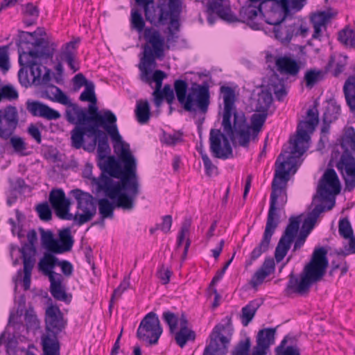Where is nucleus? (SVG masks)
Instances as JSON below:
<instances>
[{"instance_id": "f257e3e1", "label": "nucleus", "mask_w": 355, "mask_h": 355, "mask_svg": "<svg viewBox=\"0 0 355 355\" xmlns=\"http://www.w3.org/2000/svg\"><path fill=\"white\" fill-rule=\"evenodd\" d=\"M318 113L316 109L307 111V119L301 121L296 135L291 138L289 145L284 147L275 162V175L272 182L270 209L263 238L250 253L246 261V266L266 252L270 245L271 237L277 227V210L287 202L286 187L291 175H294L301 164L300 157L309 147L310 135L318 123Z\"/></svg>"}, {"instance_id": "f03ea898", "label": "nucleus", "mask_w": 355, "mask_h": 355, "mask_svg": "<svg viewBox=\"0 0 355 355\" xmlns=\"http://www.w3.org/2000/svg\"><path fill=\"white\" fill-rule=\"evenodd\" d=\"M114 149L124 164L123 169L112 157H109L101 166L103 173L98 178H92V184L98 192L111 200L123 210L134 209L135 200L139 193V182L137 175L136 160L132 155L129 144L119 139H112Z\"/></svg>"}, {"instance_id": "7ed1b4c3", "label": "nucleus", "mask_w": 355, "mask_h": 355, "mask_svg": "<svg viewBox=\"0 0 355 355\" xmlns=\"http://www.w3.org/2000/svg\"><path fill=\"white\" fill-rule=\"evenodd\" d=\"M144 38L146 42L144 45L143 57L139 65L140 77L143 82L149 85L153 82L155 83L153 96L155 105L159 107L164 99L162 86L166 74L161 70H156L151 74L152 69L156 67V59L162 60L165 56V51L175 45L178 36L172 33L165 41L159 31L153 28H146L144 31Z\"/></svg>"}, {"instance_id": "20e7f679", "label": "nucleus", "mask_w": 355, "mask_h": 355, "mask_svg": "<svg viewBox=\"0 0 355 355\" xmlns=\"http://www.w3.org/2000/svg\"><path fill=\"white\" fill-rule=\"evenodd\" d=\"M20 37L32 46L28 51L19 52L20 66L29 68L32 83H47L50 79V70L42 64L52 61L58 44L49 39L44 31L40 28L33 33L22 31Z\"/></svg>"}, {"instance_id": "39448f33", "label": "nucleus", "mask_w": 355, "mask_h": 355, "mask_svg": "<svg viewBox=\"0 0 355 355\" xmlns=\"http://www.w3.org/2000/svg\"><path fill=\"white\" fill-rule=\"evenodd\" d=\"M220 92L224 103L222 121L224 134L232 141L242 146H247L246 135L244 134V129L247 128V120L243 112L236 110L235 92L230 87L223 86L220 87Z\"/></svg>"}, {"instance_id": "423d86ee", "label": "nucleus", "mask_w": 355, "mask_h": 355, "mask_svg": "<svg viewBox=\"0 0 355 355\" xmlns=\"http://www.w3.org/2000/svg\"><path fill=\"white\" fill-rule=\"evenodd\" d=\"M327 251L324 248L315 249L310 262L304 267L300 277L293 273L289 275L286 291L287 294L306 293L311 286L320 281L324 275L328 266Z\"/></svg>"}, {"instance_id": "0eeeda50", "label": "nucleus", "mask_w": 355, "mask_h": 355, "mask_svg": "<svg viewBox=\"0 0 355 355\" xmlns=\"http://www.w3.org/2000/svg\"><path fill=\"white\" fill-rule=\"evenodd\" d=\"M177 99L184 110L190 112L207 113L210 105V89L207 83H192L188 88L186 81L177 80L174 83Z\"/></svg>"}, {"instance_id": "6e6552de", "label": "nucleus", "mask_w": 355, "mask_h": 355, "mask_svg": "<svg viewBox=\"0 0 355 355\" xmlns=\"http://www.w3.org/2000/svg\"><path fill=\"white\" fill-rule=\"evenodd\" d=\"M136 3L144 8L145 16L150 23L169 24L165 41L171 33L178 37L179 29V16L182 11V0H168V5L162 4L154 8L153 0H135Z\"/></svg>"}, {"instance_id": "1a4fd4ad", "label": "nucleus", "mask_w": 355, "mask_h": 355, "mask_svg": "<svg viewBox=\"0 0 355 355\" xmlns=\"http://www.w3.org/2000/svg\"><path fill=\"white\" fill-rule=\"evenodd\" d=\"M223 329L224 327L220 324L216 325L214 328L210 335V343L205 349L204 355H226L230 339L221 334V331ZM250 347L249 339L241 341L235 348L232 355H247Z\"/></svg>"}, {"instance_id": "9d476101", "label": "nucleus", "mask_w": 355, "mask_h": 355, "mask_svg": "<svg viewBox=\"0 0 355 355\" xmlns=\"http://www.w3.org/2000/svg\"><path fill=\"white\" fill-rule=\"evenodd\" d=\"M272 101V95L268 92H261L259 94L256 110L257 112L253 114L250 118V125L247 123V128L244 129V134L246 135L247 146L252 140H254L266 120L268 110Z\"/></svg>"}, {"instance_id": "9b49d317", "label": "nucleus", "mask_w": 355, "mask_h": 355, "mask_svg": "<svg viewBox=\"0 0 355 355\" xmlns=\"http://www.w3.org/2000/svg\"><path fill=\"white\" fill-rule=\"evenodd\" d=\"M272 101V95L268 92H261L259 94L256 110L257 112L253 114L250 118V125L247 123V128L244 129V134L246 135L247 146L252 140H254L266 120L268 110Z\"/></svg>"}, {"instance_id": "f8f14e48", "label": "nucleus", "mask_w": 355, "mask_h": 355, "mask_svg": "<svg viewBox=\"0 0 355 355\" xmlns=\"http://www.w3.org/2000/svg\"><path fill=\"white\" fill-rule=\"evenodd\" d=\"M73 196L77 201V211L73 215L72 220L78 225H82L91 220L96 212L94 198L89 193L80 189L73 191Z\"/></svg>"}, {"instance_id": "ddd939ff", "label": "nucleus", "mask_w": 355, "mask_h": 355, "mask_svg": "<svg viewBox=\"0 0 355 355\" xmlns=\"http://www.w3.org/2000/svg\"><path fill=\"white\" fill-rule=\"evenodd\" d=\"M306 0H277L269 1L264 6L273 8L272 14L266 12L268 24L276 25L280 24L291 12L300 10L306 4Z\"/></svg>"}, {"instance_id": "4468645a", "label": "nucleus", "mask_w": 355, "mask_h": 355, "mask_svg": "<svg viewBox=\"0 0 355 355\" xmlns=\"http://www.w3.org/2000/svg\"><path fill=\"white\" fill-rule=\"evenodd\" d=\"M340 191V183L336 171L327 169L323 174L318 187V193L322 200L328 204L327 210H330L335 205L334 196Z\"/></svg>"}, {"instance_id": "2eb2a0df", "label": "nucleus", "mask_w": 355, "mask_h": 355, "mask_svg": "<svg viewBox=\"0 0 355 355\" xmlns=\"http://www.w3.org/2000/svg\"><path fill=\"white\" fill-rule=\"evenodd\" d=\"M41 242L48 251L61 254L71 249L73 241L70 230L65 229L60 232L59 239H55L51 231L42 230L41 232Z\"/></svg>"}, {"instance_id": "dca6fc26", "label": "nucleus", "mask_w": 355, "mask_h": 355, "mask_svg": "<svg viewBox=\"0 0 355 355\" xmlns=\"http://www.w3.org/2000/svg\"><path fill=\"white\" fill-rule=\"evenodd\" d=\"M88 110L90 116H88L87 122H94L92 125L96 126L98 129L100 126L103 127L111 139L119 138L116 124V117L114 113L107 110L99 112L96 104L94 103L89 105Z\"/></svg>"}, {"instance_id": "f3484780", "label": "nucleus", "mask_w": 355, "mask_h": 355, "mask_svg": "<svg viewBox=\"0 0 355 355\" xmlns=\"http://www.w3.org/2000/svg\"><path fill=\"white\" fill-rule=\"evenodd\" d=\"M162 334V328L157 315L150 312L143 318L138 327V338L150 345L156 344Z\"/></svg>"}, {"instance_id": "a211bd4d", "label": "nucleus", "mask_w": 355, "mask_h": 355, "mask_svg": "<svg viewBox=\"0 0 355 355\" xmlns=\"http://www.w3.org/2000/svg\"><path fill=\"white\" fill-rule=\"evenodd\" d=\"M300 216L291 217L286 228L284 235L281 237L275 250V257L277 262H280L286 255L298 231Z\"/></svg>"}, {"instance_id": "6ab92c4d", "label": "nucleus", "mask_w": 355, "mask_h": 355, "mask_svg": "<svg viewBox=\"0 0 355 355\" xmlns=\"http://www.w3.org/2000/svg\"><path fill=\"white\" fill-rule=\"evenodd\" d=\"M210 150L216 158L225 159L232 155V149L227 137L220 130L212 129L209 134Z\"/></svg>"}, {"instance_id": "aec40b11", "label": "nucleus", "mask_w": 355, "mask_h": 355, "mask_svg": "<svg viewBox=\"0 0 355 355\" xmlns=\"http://www.w3.org/2000/svg\"><path fill=\"white\" fill-rule=\"evenodd\" d=\"M76 44L77 42L75 41H71L65 44L57 56L58 62L54 69L59 77H62L64 71L62 62H66L73 72H76L79 69V67L76 61Z\"/></svg>"}, {"instance_id": "412c9836", "label": "nucleus", "mask_w": 355, "mask_h": 355, "mask_svg": "<svg viewBox=\"0 0 355 355\" xmlns=\"http://www.w3.org/2000/svg\"><path fill=\"white\" fill-rule=\"evenodd\" d=\"M336 168L345 182V190L352 191L355 188V159L347 153L342 155Z\"/></svg>"}, {"instance_id": "4be33fe9", "label": "nucleus", "mask_w": 355, "mask_h": 355, "mask_svg": "<svg viewBox=\"0 0 355 355\" xmlns=\"http://www.w3.org/2000/svg\"><path fill=\"white\" fill-rule=\"evenodd\" d=\"M49 202L59 218L72 220L73 214L69 213L70 202L62 189H53L49 194Z\"/></svg>"}, {"instance_id": "5701e85b", "label": "nucleus", "mask_w": 355, "mask_h": 355, "mask_svg": "<svg viewBox=\"0 0 355 355\" xmlns=\"http://www.w3.org/2000/svg\"><path fill=\"white\" fill-rule=\"evenodd\" d=\"M18 123V114L15 107L9 106L0 110V137L8 138Z\"/></svg>"}, {"instance_id": "b1692460", "label": "nucleus", "mask_w": 355, "mask_h": 355, "mask_svg": "<svg viewBox=\"0 0 355 355\" xmlns=\"http://www.w3.org/2000/svg\"><path fill=\"white\" fill-rule=\"evenodd\" d=\"M46 334L57 336L65 327L63 315L60 309L55 306H49L46 310Z\"/></svg>"}, {"instance_id": "393cba45", "label": "nucleus", "mask_w": 355, "mask_h": 355, "mask_svg": "<svg viewBox=\"0 0 355 355\" xmlns=\"http://www.w3.org/2000/svg\"><path fill=\"white\" fill-rule=\"evenodd\" d=\"M101 134H102V132L95 125L90 124L76 125L71 132L72 146L77 149L81 148L85 135L88 137H93L94 143L96 144L97 138Z\"/></svg>"}, {"instance_id": "a878e982", "label": "nucleus", "mask_w": 355, "mask_h": 355, "mask_svg": "<svg viewBox=\"0 0 355 355\" xmlns=\"http://www.w3.org/2000/svg\"><path fill=\"white\" fill-rule=\"evenodd\" d=\"M275 270V264L273 259H266L259 268H258L250 280V285L254 289L261 286L265 280L272 275Z\"/></svg>"}, {"instance_id": "bb28decb", "label": "nucleus", "mask_w": 355, "mask_h": 355, "mask_svg": "<svg viewBox=\"0 0 355 355\" xmlns=\"http://www.w3.org/2000/svg\"><path fill=\"white\" fill-rule=\"evenodd\" d=\"M208 10L228 22H234L237 20L236 17L231 10L229 0H213L209 3Z\"/></svg>"}, {"instance_id": "cd10ccee", "label": "nucleus", "mask_w": 355, "mask_h": 355, "mask_svg": "<svg viewBox=\"0 0 355 355\" xmlns=\"http://www.w3.org/2000/svg\"><path fill=\"white\" fill-rule=\"evenodd\" d=\"M27 110L33 116L48 120H56L60 117V114L57 110L37 101L28 103Z\"/></svg>"}, {"instance_id": "c85d7f7f", "label": "nucleus", "mask_w": 355, "mask_h": 355, "mask_svg": "<svg viewBox=\"0 0 355 355\" xmlns=\"http://www.w3.org/2000/svg\"><path fill=\"white\" fill-rule=\"evenodd\" d=\"M66 109V119L71 124L76 125H87L88 116L86 111L76 104L72 103L69 100V103L65 105Z\"/></svg>"}, {"instance_id": "c756f323", "label": "nucleus", "mask_w": 355, "mask_h": 355, "mask_svg": "<svg viewBox=\"0 0 355 355\" xmlns=\"http://www.w3.org/2000/svg\"><path fill=\"white\" fill-rule=\"evenodd\" d=\"M275 329L266 328L260 330L257 337V345L253 352L266 354L267 349L275 343Z\"/></svg>"}, {"instance_id": "7c9ffc66", "label": "nucleus", "mask_w": 355, "mask_h": 355, "mask_svg": "<svg viewBox=\"0 0 355 355\" xmlns=\"http://www.w3.org/2000/svg\"><path fill=\"white\" fill-rule=\"evenodd\" d=\"M275 64L282 74L295 76L300 71V66L297 61L287 56L276 58Z\"/></svg>"}, {"instance_id": "2f4dec72", "label": "nucleus", "mask_w": 355, "mask_h": 355, "mask_svg": "<svg viewBox=\"0 0 355 355\" xmlns=\"http://www.w3.org/2000/svg\"><path fill=\"white\" fill-rule=\"evenodd\" d=\"M331 18V15L329 11L318 12L313 15L311 17V22L314 28L312 35L313 39H320L322 31L326 28V25Z\"/></svg>"}, {"instance_id": "473e14b6", "label": "nucleus", "mask_w": 355, "mask_h": 355, "mask_svg": "<svg viewBox=\"0 0 355 355\" xmlns=\"http://www.w3.org/2000/svg\"><path fill=\"white\" fill-rule=\"evenodd\" d=\"M49 279L52 296L58 300L67 301V295L65 286L63 284V277L61 275H53Z\"/></svg>"}, {"instance_id": "72a5a7b5", "label": "nucleus", "mask_w": 355, "mask_h": 355, "mask_svg": "<svg viewBox=\"0 0 355 355\" xmlns=\"http://www.w3.org/2000/svg\"><path fill=\"white\" fill-rule=\"evenodd\" d=\"M176 343L180 347H183L189 340L195 339V334L188 328V321L184 315L180 320V330L175 332Z\"/></svg>"}, {"instance_id": "f704fd0d", "label": "nucleus", "mask_w": 355, "mask_h": 355, "mask_svg": "<svg viewBox=\"0 0 355 355\" xmlns=\"http://www.w3.org/2000/svg\"><path fill=\"white\" fill-rule=\"evenodd\" d=\"M343 93L351 111L355 112V66L353 67V73L344 83Z\"/></svg>"}, {"instance_id": "c9c22d12", "label": "nucleus", "mask_w": 355, "mask_h": 355, "mask_svg": "<svg viewBox=\"0 0 355 355\" xmlns=\"http://www.w3.org/2000/svg\"><path fill=\"white\" fill-rule=\"evenodd\" d=\"M44 355H60V345L57 336L46 334L42 337Z\"/></svg>"}, {"instance_id": "e433bc0d", "label": "nucleus", "mask_w": 355, "mask_h": 355, "mask_svg": "<svg viewBox=\"0 0 355 355\" xmlns=\"http://www.w3.org/2000/svg\"><path fill=\"white\" fill-rule=\"evenodd\" d=\"M58 259L51 254H45L38 263L39 270L50 279L53 275H60L53 270L58 265Z\"/></svg>"}, {"instance_id": "4c0bfd02", "label": "nucleus", "mask_w": 355, "mask_h": 355, "mask_svg": "<svg viewBox=\"0 0 355 355\" xmlns=\"http://www.w3.org/2000/svg\"><path fill=\"white\" fill-rule=\"evenodd\" d=\"M325 210H327V207L324 205H316L304 220L302 224V232L309 234L313 228L320 214Z\"/></svg>"}, {"instance_id": "58836bf2", "label": "nucleus", "mask_w": 355, "mask_h": 355, "mask_svg": "<svg viewBox=\"0 0 355 355\" xmlns=\"http://www.w3.org/2000/svg\"><path fill=\"white\" fill-rule=\"evenodd\" d=\"M241 12L243 15V18L253 29L258 30L260 28L261 25L254 21L258 14L261 15L259 10V6H256L254 3H250L247 7L243 8Z\"/></svg>"}, {"instance_id": "ea45409f", "label": "nucleus", "mask_w": 355, "mask_h": 355, "mask_svg": "<svg viewBox=\"0 0 355 355\" xmlns=\"http://www.w3.org/2000/svg\"><path fill=\"white\" fill-rule=\"evenodd\" d=\"M44 92L46 98L53 102H57L62 105L69 103V98L56 86H47Z\"/></svg>"}, {"instance_id": "a19ab883", "label": "nucleus", "mask_w": 355, "mask_h": 355, "mask_svg": "<svg viewBox=\"0 0 355 355\" xmlns=\"http://www.w3.org/2000/svg\"><path fill=\"white\" fill-rule=\"evenodd\" d=\"M261 303L258 300L250 301L246 306L242 309L241 322L243 326H247L254 318L257 310L260 306Z\"/></svg>"}, {"instance_id": "79ce46f5", "label": "nucleus", "mask_w": 355, "mask_h": 355, "mask_svg": "<svg viewBox=\"0 0 355 355\" xmlns=\"http://www.w3.org/2000/svg\"><path fill=\"white\" fill-rule=\"evenodd\" d=\"M191 227V220H186L182 225L181 229L178 233L177 245L180 247L185 241L184 245V253L187 252V250L190 245V240L189 239V232Z\"/></svg>"}, {"instance_id": "37998d69", "label": "nucleus", "mask_w": 355, "mask_h": 355, "mask_svg": "<svg viewBox=\"0 0 355 355\" xmlns=\"http://www.w3.org/2000/svg\"><path fill=\"white\" fill-rule=\"evenodd\" d=\"M341 146L345 153L348 151L355 153V130L353 128H347L341 139Z\"/></svg>"}, {"instance_id": "c03bdc74", "label": "nucleus", "mask_w": 355, "mask_h": 355, "mask_svg": "<svg viewBox=\"0 0 355 355\" xmlns=\"http://www.w3.org/2000/svg\"><path fill=\"white\" fill-rule=\"evenodd\" d=\"M324 75V73L322 69H311L307 70L304 77L306 87L312 88L315 84L323 79Z\"/></svg>"}, {"instance_id": "a18cd8bd", "label": "nucleus", "mask_w": 355, "mask_h": 355, "mask_svg": "<svg viewBox=\"0 0 355 355\" xmlns=\"http://www.w3.org/2000/svg\"><path fill=\"white\" fill-rule=\"evenodd\" d=\"M135 114L139 123L144 124L150 119V106L147 101H138L135 110Z\"/></svg>"}, {"instance_id": "49530a36", "label": "nucleus", "mask_w": 355, "mask_h": 355, "mask_svg": "<svg viewBox=\"0 0 355 355\" xmlns=\"http://www.w3.org/2000/svg\"><path fill=\"white\" fill-rule=\"evenodd\" d=\"M112 200V202L107 198H101L98 200V210L103 218H112L114 208H119L116 206L115 200Z\"/></svg>"}, {"instance_id": "de8ad7c7", "label": "nucleus", "mask_w": 355, "mask_h": 355, "mask_svg": "<svg viewBox=\"0 0 355 355\" xmlns=\"http://www.w3.org/2000/svg\"><path fill=\"white\" fill-rule=\"evenodd\" d=\"M24 23L30 26L35 23L38 16L39 10L33 3L26 4L23 8Z\"/></svg>"}, {"instance_id": "09e8293b", "label": "nucleus", "mask_w": 355, "mask_h": 355, "mask_svg": "<svg viewBox=\"0 0 355 355\" xmlns=\"http://www.w3.org/2000/svg\"><path fill=\"white\" fill-rule=\"evenodd\" d=\"M347 64V57L340 54L332 55L329 62V67L334 70L335 76L339 75L343 71Z\"/></svg>"}, {"instance_id": "8fccbe9b", "label": "nucleus", "mask_w": 355, "mask_h": 355, "mask_svg": "<svg viewBox=\"0 0 355 355\" xmlns=\"http://www.w3.org/2000/svg\"><path fill=\"white\" fill-rule=\"evenodd\" d=\"M338 40L347 47L355 48V31L345 28L338 33Z\"/></svg>"}, {"instance_id": "3c124183", "label": "nucleus", "mask_w": 355, "mask_h": 355, "mask_svg": "<svg viewBox=\"0 0 355 355\" xmlns=\"http://www.w3.org/2000/svg\"><path fill=\"white\" fill-rule=\"evenodd\" d=\"M162 318L168 324L171 333L174 334L178 330V325L180 326L182 317L179 318L178 315L169 311L163 313Z\"/></svg>"}, {"instance_id": "603ef678", "label": "nucleus", "mask_w": 355, "mask_h": 355, "mask_svg": "<svg viewBox=\"0 0 355 355\" xmlns=\"http://www.w3.org/2000/svg\"><path fill=\"white\" fill-rule=\"evenodd\" d=\"M130 24L132 28L135 29L139 33L144 31L145 21L141 14L136 8L131 10Z\"/></svg>"}, {"instance_id": "864d4df0", "label": "nucleus", "mask_w": 355, "mask_h": 355, "mask_svg": "<svg viewBox=\"0 0 355 355\" xmlns=\"http://www.w3.org/2000/svg\"><path fill=\"white\" fill-rule=\"evenodd\" d=\"M338 233L340 236L349 239L354 236L350 222L346 218H340L338 222Z\"/></svg>"}, {"instance_id": "5fc2aeb1", "label": "nucleus", "mask_w": 355, "mask_h": 355, "mask_svg": "<svg viewBox=\"0 0 355 355\" xmlns=\"http://www.w3.org/2000/svg\"><path fill=\"white\" fill-rule=\"evenodd\" d=\"M340 107L336 103H330L327 106L324 114V120L325 122H332L335 121L340 114Z\"/></svg>"}, {"instance_id": "6e6d98bb", "label": "nucleus", "mask_w": 355, "mask_h": 355, "mask_svg": "<svg viewBox=\"0 0 355 355\" xmlns=\"http://www.w3.org/2000/svg\"><path fill=\"white\" fill-rule=\"evenodd\" d=\"M79 98L81 101L96 104V98L94 93V85L92 83L86 84L85 88L81 93Z\"/></svg>"}, {"instance_id": "4d7b16f0", "label": "nucleus", "mask_w": 355, "mask_h": 355, "mask_svg": "<svg viewBox=\"0 0 355 355\" xmlns=\"http://www.w3.org/2000/svg\"><path fill=\"white\" fill-rule=\"evenodd\" d=\"M274 34L277 40L282 42H288L291 40L292 35L286 27L279 26V24L275 25Z\"/></svg>"}, {"instance_id": "13d9d810", "label": "nucleus", "mask_w": 355, "mask_h": 355, "mask_svg": "<svg viewBox=\"0 0 355 355\" xmlns=\"http://www.w3.org/2000/svg\"><path fill=\"white\" fill-rule=\"evenodd\" d=\"M200 153L201 154L206 174L209 176L217 175L218 168L214 164H213L207 155L202 152V150H200Z\"/></svg>"}, {"instance_id": "bf43d9fd", "label": "nucleus", "mask_w": 355, "mask_h": 355, "mask_svg": "<svg viewBox=\"0 0 355 355\" xmlns=\"http://www.w3.org/2000/svg\"><path fill=\"white\" fill-rule=\"evenodd\" d=\"M10 144L17 153L21 155H25L24 151L26 149V144L22 138L18 137H11Z\"/></svg>"}, {"instance_id": "052dcab7", "label": "nucleus", "mask_w": 355, "mask_h": 355, "mask_svg": "<svg viewBox=\"0 0 355 355\" xmlns=\"http://www.w3.org/2000/svg\"><path fill=\"white\" fill-rule=\"evenodd\" d=\"M162 141L168 146L175 145L182 141V135L178 132L164 133Z\"/></svg>"}, {"instance_id": "680f3d73", "label": "nucleus", "mask_w": 355, "mask_h": 355, "mask_svg": "<svg viewBox=\"0 0 355 355\" xmlns=\"http://www.w3.org/2000/svg\"><path fill=\"white\" fill-rule=\"evenodd\" d=\"M36 210L42 220H49L51 218V211L47 203L38 205L36 207Z\"/></svg>"}, {"instance_id": "e2e57ef3", "label": "nucleus", "mask_w": 355, "mask_h": 355, "mask_svg": "<svg viewBox=\"0 0 355 355\" xmlns=\"http://www.w3.org/2000/svg\"><path fill=\"white\" fill-rule=\"evenodd\" d=\"M25 322L28 329H37L39 327V320L35 314L31 311H27L25 314Z\"/></svg>"}, {"instance_id": "0e129e2a", "label": "nucleus", "mask_w": 355, "mask_h": 355, "mask_svg": "<svg viewBox=\"0 0 355 355\" xmlns=\"http://www.w3.org/2000/svg\"><path fill=\"white\" fill-rule=\"evenodd\" d=\"M1 98L8 99H15L18 97V93L17 90L12 86L6 85L1 88L0 91Z\"/></svg>"}, {"instance_id": "69168bd1", "label": "nucleus", "mask_w": 355, "mask_h": 355, "mask_svg": "<svg viewBox=\"0 0 355 355\" xmlns=\"http://www.w3.org/2000/svg\"><path fill=\"white\" fill-rule=\"evenodd\" d=\"M23 258H35L36 249L32 244H24L20 250Z\"/></svg>"}, {"instance_id": "338daca9", "label": "nucleus", "mask_w": 355, "mask_h": 355, "mask_svg": "<svg viewBox=\"0 0 355 355\" xmlns=\"http://www.w3.org/2000/svg\"><path fill=\"white\" fill-rule=\"evenodd\" d=\"M27 69V67H21L18 72L19 80L25 87H28L32 83L31 78L30 79L28 77Z\"/></svg>"}, {"instance_id": "774afa93", "label": "nucleus", "mask_w": 355, "mask_h": 355, "mask_svg": "<svg viewBox=\"0 0 355 355\" xmlns=\"http://www.w3.org/2000/svg\"><path fill=\"white\" fill-rule=\"evenodd\" d=\"M28 133L35 140L37 144L42 142V135L39 128L34 124H31L28 128Z\"/></svg>"}]
</instances>
